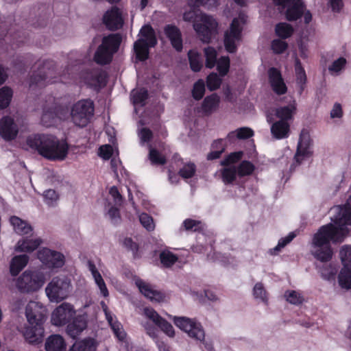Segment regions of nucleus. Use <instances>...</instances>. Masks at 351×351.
<instances>
[{"label": "nucleus", "instance_id": "43", "mask_svg": "<svg viewBox=\"0 0 351 351\" xmlns=\"http://www.w3.org/2000/svg\"><path fill=\"white\" fill-rule=\"evenodd\" d=\"M160 261L164 267H169L178 261V256L169 250H164L160 253Z\"/></svg>", "mask_w": 351, "mask_h": 351}, {"label": "nucleus", "instance_id": "4", "mask_svg": "<svg viewBox=\"0 0 351 351\" xmlns=\"http://www.w3.org/2000/svg\"><path fill=\"white\" fill-rule=\"evenodd\" d=\"M121 41V37L118 34H112L104 37L95 53V61L99 64L109 63L112 60L113 54L118 50Z\"/></svg>", "mask_w": 351, "mask_h": 351}, {"label": "nucleus", "instance_id": "29", "mask_svg": "<svg viewBox=\"0 0 351 351\" xmlns=\"http://www.w3.org/2000/svg\"><path fill=\"white\" fill-rule=\"evenodd\" d=\"M86 326L87 322L86 317L84 315H79L67 326L66 332L72 338H75L86 328Z\"/></svg>", "mask_w": 351, "mask_h": 351}, {"label": "nucleus", "instance_id": "32", "mask_svg": "<svg viewBox=\"0 0 351 351\" xmlns=\"http://www.w3.org/2000/svg\"><path fill=\"white\" fill-rule=\"evenodd\" d=\"M97 348V341L89 337L75 341L70 348L69 351H96Z\"/></svg>", "mask_w": 351, "mask_h": 351}, {"label": "nucleus", "instance_id": "14", "mask_svg": "<svg viewBox=\"0 0 351 351\" xmlns=\"http://www.w3.org/2000/svg\"><path fill=\"white\" fill-rule=\"evenodd\" d=\"M143 314L145 318L152 321L167 336L169 337L175 336V330L173 326L162 318L154 308L145 307L143 310Z\"/></svg>", "mask_w": 351, "mask_h": 351}, {"label": "nucleus", "instance_id": "58", "mask_svg": "<svg viewBox=\"0 0 351 351\" xmlns=\"http://www.w3.org/2000/svg\"><path fill=\"white\" fill-rule=\"evenodd\" d=\"M195 166L193 163H188L184 165L179 171L180 176L184 178H191L195 174Z\"/></svg>", "mask_w": 351, "mask_h": 351}, {"label": "nucleus", "instance_id": "9", "mask_svg": "<svg viewBox=\"0 0 351 351\" xmlns=\"http://www.w3.org/2000/svg\"><path fill=\"white\" fill-rule=\"evenodd\" d=\"M70 74L69 70L62 73L58 71L56 64L53 61H45L40 65L37 71H36L30 79V85L35 84H39L42 82H52L60 75Z\"/></svg>", "mask_w": 351, "mask_h": 351}, {"label": "nucleus", "instance_id": "30", "mask_svg": "<svg viewBox=\"0 0 351 351\" xmlns=\"http://www.w3.org/2000/svg\"><path fill=\"white\" fill-rule=\"evenodd\" d=\"M43 243V240L39 237L20 239L16 246L15 250L18 252H32L37 249Z\"/></svg>", "mask_w": 351, "mask_h": 351}, {"label": "nucleus", "instance_id": "27", "mask_svg": "<svg viewBox=\"0 0 351 351\" xmlns=\"http://www.w3.org/2000/svg\"><path fill=\"white\" fill-rule=\"evenodd\" d=\"M269 78L272 90L278 95L287 92V86L279 71L275 68L269 70Z\"/></svg>", "mask_w": 351, "mask_h": 351}, {"label": "nucleus", "instance_id": "5", "mask_svg": "<svg viewBox=\"0 0 351 351\" xmlns=\"http://www.w3.org/2000/svg\"><path fill=\"white\" fill-rule=\"evenodd\" d=\"M193 29L204 43H209L217 32V22L210 15L199 12L193 21Z\"/></svg>", "mask_w": 351, "mask_h": 351}, {"label": "nucleus", "instance_id": "23", "mask_svg": "<svg viewBox=\"0 0 351 351\" xmlns=\"http://www.w3.org/2000/svg\"><path fill=\"white\" fill-rule=\"evenodd\" d=\"M104 22L110 29L121 28L123 23V12L117 8H112L104 14Z\"/></svg>", "mask_w": 351, "mask_h": 351}, {"label": "nucleus", "instance_id": "55", "mask_svg": "<svg viewBox=\"0 0 351 351\" xmlns=\"http://www.w3.org/2000/svg\"><path fill=\"white\" fill-rule=\"evenodd\" d=\"M205 92V84L202 80H198L193 86V97L195 99H200Z\"/></svg>", "mask_w": 351, "mask_h": 351}, {"label": "nucleus", "instance_id": "51", "mask_svg": "<svg viewBox=\"0 0 351 351\" xmlns=\"http://www.w3.org/2000/svg\"><path fill=\"white\" fill-rule=\"evenodd\" d=\"M287 301L295 305L300 304L303 302V296L299 292L295 291H287L285 293Z\"/></svg>", "mask_w": 351, "mask_h": 351}, {"label": "nucleus", "instance_id": "10", "mask_svg": "<svg viewBox=\"0 0 351 351\" xmlns=\"http://www.w3.org/2000/svg\"><path fill=\"white\" fill-rule=\"evenodd\" d=\"M93 104L90 100H80L71 108V116L73 122L78 126H86L93 115Z\"/></svg>", "mask_w": 351, "mask_h": 351}, {"label": "nucleus", "instance_id": "44", "mask_svg": "<svg viewBox=\"0 0 351 351\" xmlns=\"http://www.w3.org/2000/svg\"><path fill=\"white\" fill-rule=\"evenodd\" d=\"M253 296L259 302H261L264 304H267V293L262 283L258 282L254 285L253 289Z\"/></svg>", "mask_w": 351, "mask_h": 351}, {"label": "nucleus", "instance_id": "38", "mask_svg": "<svg viewBox=\"0 0 351 351\" xmlns=\"http://www.w3.org/2000/svg\"><path fill=\"white\" fill-rule=\"evenodd\" d=\"M253 134V131L250 128H241L230 132L227 136V139L230 141H233L236 138L245 139L252 136Z\"/></svg>", "mask_w": 351, "mask_h": 351}, {"label": "nucleus", "instance_id": "6", "mask_svg": "<svg viewBox=\"0 0 351 351\" xmlns=\"http://www.w3.org/2000/svg\"><path fill=\"white\" fill-rule=\"evenodd\" d=\"M157 40L154 29L149 25L143 26L139 33V38L134 44L136 57L139 60L148 58L149 47L156 45Z\"/></svg>", "mask_w": 351, "mask_h": 351}, {"label": "nucleus", "instance_id": "28", "mask_svg": "<svg viewBox=\"0 0 351 351\" xmlns=\"http://www.w3.org/2000/svg\"><path fill=\"white\" fill-rule=\"evenodd\" d=\"M164 31L173 47L177 51H181L182 49V39L179 28L175 25H168L165 27Z\"/></svg>", "mask_w": 351, "mask_h": 351}, {"label": "nucleus", "instance_id": "63", "mask_svg": "<svg viewBox=\"0 0 351 351\" xmlns=\"http://www.w3.org/2000/svg\"><path fill=\"white\" fill-rule=\"evenodd\" d=\"M113 154V149L109 145H104L99 147V155L102 158L107 160L109 159Z\"/></svg>", "mask_w": 351, "mask_h": 351}, {"label": "nucleus", "instance_id": "15", "mask_svg": "<svg viewBox=\"0 0 351 351\" xmlns=\"http://www.w3.org/2000/svg\"><path fill=\"white\" fill-rule=\"evenodd\" d=\"M267 121L271 124L270 131L276 139H283L289 137L290 134V123L287 121L274 119L272 113L267 114Z\"/></svg>", "mask_w": 351, "mask_h": 351}, {"label": "nucleus", "instance_id": "17", "mask_svg": "<svg viewBox=\"0 0 351 351\" xmlns=\"http://www.w3.org/2000/svg\"><path fill=\"white\" fill-rule=\"evenodd\" d=\"M282 8H287L286 17L289 21H295L304 13V5L300 0H274Z\"/></svg>", "mask_w": 351, "mask_h": 351}, {"label": "nucleus", "instance_id": "24", "mask_svg": "<svg viewBox=\"0 0 351 351\" xmlns=\"http://www.w3.org/2000/svg\"><path fill=\"white\" fill-rule=\"evenodd\" d=\"M19 132L18 126L14 119L9 117H5L0 121V135L6 141L15 138Z\"/></svg>", "mask_w": 351, "mask_h": 351}, {"label": "nucleus", "instance_id": "54", "mask_svg": "<svg viewBox=\"0 0 351 351\" xmlns=\"http://www.w3.org/2000/svg\"><path fill=\"white\" fill-rule=\"evenodd\" d=\"M217 66V70L219 71L221 75L224 76L227 74L230 67V60L227 56H223L219 59L216 63Z\"/></svg>", "mask_w": 351, "mask_h": 351}, {"label": "nucleus", "instance_id": "56", "mask_svg": "<svg viewBox=\"0 0 351 351\" xmlns=\"http://www.w3.org/2000/svg\"><path fill=\"white\" fill-rule=\"evenodd\" d=\"M346 63L344 58H339L332 62L328 70L332 74H338L344 68Z\"/></svg>", "mask_w": 351, "mask_h": 351}, {"label": "nucleus", "instance_id": "34", "mask_svg": "<svg viewBox=\"0 0 351 351\" xmlns=\"http://www.w3.org/2000/svg\"><path fill=\"white\" fill-rule=\"evenodd\" d=\"M88 267L89 271H90L94 278L95 282L96 283L99 289L100 290L101 294H102L104 297L108 296L109 293L106 287V283L103 280L100 273L97 269L95 265L93 263L88 262Z\"/></svg>", "mask_w": 351, "mask_h": 351}, {"label": "nucleus", "instance_id": "18", "mask_svg": "<svg viewBox=\"0 0 351 351\" xmlns=\"http://www.w3.org/2000/svg\"><path fill=\"white\" fill-rule=\"evenodd\" d=\"M62 108L53 102L45 106L41 115L42 124L46 127L53 125L62 119Z\"/></svg>", "mask_w": 351, "mask_h": 351}, {"label": "nucleus", "instance_id": "57", "mask_svg": "<svg viewBox=\"0 0 351 351\" xmlns=\"http://www.w3.org/2000/svg\"><path fill=\"white\" fill-rule=\"evenodd\" d=\"M139 220L141 223L148 231H152L154 229L155 225L153 219L146 213H142L139 215Z\"/></svg>", "mask_w": 351, "mask_h": 351}, {"label": "nucleus", "instance_id": "46", "mask_svg": "<svg viewBox=\"0 0 351 351\" xmlns=\"http://www.w3.org/2000/svg\"><path fill=\"white\" fill-rule=\"evenodd\" d=\"M275 30L277 36L282 38L290 37L293 32L292 26L286 23H280L276 25Z\"/></svg>", "mask_w": 351, "mask_h": 351}, {"label": "nucleus", "instance_id": "2", "mask_svg": "<svg viewBox=\"0 0 351 351\" xmlns=\"http://www.w3.org/2000/svg\"><path fill=\"white\" fill-rule=\"evenodd\" d=\"M27 143L40 155L50 160H64L69 153V145L66 141L53 135L31 136L27 139Z\"/></svg>", "mask_w": 351, "mask_h": 351}, {"label": "nucleus", "instance_id": "20", "mask_svg": "<svg viewBox=\"0 0 351 351\" xmlns=\"http://www.w3.org/2000/svg\"><path fill=\"white\" fill-rule=\"evenodd\" d=\"M242 152H234L221 161L222 165L228 166L222 171V179L225 183H231L235 180L237 173V169L234 166H230V165L240 160Z\"/></svg>", "mask_w": 351, "mask_h": 351}, {"label": "nucleus", "instance_id": "35", "mask_svg": "<svg viewBox=\"0 0 351 351\" xmlns=\"http://www.w3.org/2000/svg\"><path fill=\"white\" fill-rule=\"evenodd\" d=\"M106 317L116 337L119 340L123 341L126 337V334L122 325L114 318L113 315L110 311L106 312Z\"/></svg>", "mask_w": 351, "mask_h": 351}, {"label": "nucleus", "instance_id": "25", "mask_svg": "<svg viewBox=\"0 0 351 351\" xmlns=\"http://www.w3.org/2000/svg\"><path fill=\"white\" fill-rule=\"evenodd\" d=\"M296 103L292 101L286 106H280L274 108L269 113H272L274 119L277 120L282 119L290 123L296 112Z\"/></svg>", "mask_w": 351, "mask_h": 351}, {"label": "nucleus", "instance_id": "50", "mask_svg": "<svg viewBox=\"0 0 351 351\" xmlns=\"http://www.w3.org/2000/svg\"><path fill=\"white\" fill-rule=\"evenodd\" d=\"M254 165L249 161L244 160L237 167V173L239 176L251 175L254 171Z\"/></svg>", "mask_w": 351, "mask_h": 351}, {"label": "nucleus", "instance_id": "13", "mask_svg": "<svg viewBox=\"0 0 351 351\" xmlns=\"http://www.w3.org/2000/svg\"><path fill=\"white\" fill-rule=\"evenodd\" d=\"M37 256L40 262L48 268H60L65 263V257L61 252L47 247L40 249Z\"/></svg>", "mask_w": 351, "mask_h": 351}, {"label": "nucleus", "instance_id": "31", "mask_svg": "<svg viewBox=\"0 0 351 351\" xmlns=\"http://www.w3.org/2000/svg\"><path fill=\"white\" fill-rule=\"evenodd\" d=\"M45 348L46 351H65L66 343L60 335H53L46 339Z\"/></svg>", "mask_w": 351, "mask_h": 351}, {"label": "nucleus", "instance_id": "1", "mask_svg": "<svg viewBox=\"0 0 351 351\" xmlns=\"http://www.w3.org/2000/svg\"><path fill=\"white\" fill-rule=\"evenodd\" d=\"M332 212V223L321 227L313 240L312 254L322 262L328 261L332 258L330 241L341 243L348 234V226H351V195L343 206H335Z\"/></svg>", "mask_w": 351, "mask_h": 351}, {"label": "nucleus", "instance_id": "64", "mask_svg": "<svg viewBox=\"0 0 351 351\" xmlns=\"http://www.w3.org/2000/svg\"><path fill=\"white\" fill-rule=\"evenodd\" d=\"M343 110L341 105L339 103H335L330 112L331 119H341L343 117Z\"/></svg>", "mask_w": 351, "mask_h": 351}, {"label": "nucleus", "instance_id": "37", "mask_svg": "<svg viewBox=\"0 0 351 351\" xmlns=\"http://www.w3.org/2000/svg\"><path fill=\"white\" fill-rule=\"evenodd\" d=\"M219 104V97L217 95L213 94L204 99L202 109L206 113L210 114L217 109Z\"/></svg>", "mask_w": 351, "mask_h": 351}, {"label": "nucleus", "instance_id": "41", "mask_svg": "<svg viewBox=\"0 0 351 351\" xmlns=\"http://www.w3.org/2000/svg\"><path fill=\"white\" fill-rule=\"evenodd\" d=\"M188 57L191 69L194 72L199 71L202 67L200 54L195 50H191L188 53Z\"/></svg>", "mask_w": 351, "mask_h": 351}, {"label": "nucleus", "instance_id": "48", "mask_svg": "<svg viewBox=\"0 0 351 351\" xmlns=\"http://www.w3.org/2000/svg\"><path fill=\"white\" fill-rule=\"evenodd\" d=\"M44 201L49 206H55L59 199V195L53 189H48L43 193Z\"/></svg>", "mask_w": 351, "mask_h": 351}, {"label": "nucleus", "instance_id": "3", "mask_svg": "<svg viewBox=\"0 0 351 351\" xmlns=\"http://www.w3.org/2000/svg\"><path fill=\"white\" fill-rule=\"evenodd\" d=\"M73 290L71 280L64 276H56L48 283L45 288L46 295L51 302L58 303L66 299Z\"/></svg>", "mask_w": 351, "mask_h": 351}, {"label": "nucleus", "instance_id": "40", "mask_svg": "<svg viewBox=\"0 0 351 351\" xmlns=\"http://www.w3.org/2000/svg\"><path fill=\"white\" fill-rule=\"evenodd\" d=\"M13 90L8 86H3L0 88V109L7 108L12 99Z\"/></svg>", "mask_w": 351, "mask_h": 351}, {"label": "nucleus", "instance_id": "33", "mask_svg": "<svg viewBox=\"0 0 351 351\" xmlns=\"http://www.w3.org/2000/svg\"><path fill=\"white\" fill-rule=\"evenodd\" d=\"M10 221L14 232L19 234H27L32 231V226L27 221L18 217H11Z\"/></svg>", "mask_w": 351, "mask_h": 351}, {"label": "nucleus", "instance_id": "47", "mask_svg": "<svg viewBox=\"0 0 351 351\" xmlns=\"http://www.w3.org/2000/svg\"><path fill=\"white\" fill-rule=\"evenodd\" d=\"M296 236L294 232H290L287 237L279 240L278 245L272 249L269 250L271 255L277 254L283 247L289 243Z\"/></svg>", "mask_w": 351, "mask_h": 351}, {"label": "nucleus", "instance_id": "45", "mask_svg": "<svg viewBox=\"0 0 351 351\" xmlns=\"http://www.w3.org/2000/svg\"><path fill=\"white\" fill-rule=\"evenodd\" d=\"M217 56V51L213 47H207L204 49L206 66L207 68L212 69L216 65Z\"/></svg>", "mask_w": 351, "mask_h": 351}, {"label": "nucleus", "instance_id": "42", "mask_svg": "<svg viewBox=\"0 0 351 351\" xmlns=\"http://www.w3.org/2000/svg\"><path fill=\"white\" fill-rule=\"evenodd\" d=\"M147 98V91L144 88L134 89L131 93V99L134 106H143Z\"/></svg>", "mask_w": 351, "mask_h": 351}, {"label": "nucleus", "instance_id": "61", "mask_svg": "<svg viewBox=\"0 0 351 351\" xmlns=\"http://www.w3.org/2000/svg\"><path fill=\"white\" fill-rule=\"evenodd\" d=\"M189 4L192 6L205 5L208 8L217 5L216 0H189Z\"/></svg>", "mask_w": 351, "mask_h": 351}, {"label": "nucleus", "instance_id": "19", "mask_svg": "<svg viewBox=\"0 0 351 351\" xmlns=\"http://www.w3.org/2000/svg\"><path fill=\"white\" fill-rule=\"evenodd\" d=\"M25 341L30 344H39L43 341L44 337V327L41 324H29L21 330Z\"/></svg>", "mask_w": 351, "mask_h": 351}, {"label": "nucleus", "instance_id": "52", "mask_svg": "<svg viewBox=\"0 0 351 351\" xmlns=\"http://www.w3.org/2000/svg\"><path fill=\"white\" fill-rule=\"evenodd\" d=\"M149 158L154 165H164L166 162L165 157L151 146H149Z\"/></svg>", "mask_w": 351, "mask_h": 351}, {"label": "nucleus", "instance_id": "53", "mask_svg": "<svg viewBox=\"0 0 351 351\" xmlns=\"http://www.w3.org/2000/svg\"><path fill=\"white\" fill-rule=\"evenodd\" d=\"M207 87L210 90H214L219 88L221 80L215 73H210L207 77Z\"/></svg>", "mask_w": 351, "mask_h": 351}, {"label": "nucleus", "instance_id": "22", "mask_svg": "<svg viewBox=\"0 0 351 351\" xmlns=\"http://www.w3.org/2000/svg\"><path fill=\"white\" fill-rule=\"evenodd\" d=\"M310 143V134L307 130H303L300 135L298 149L294 158L297 165H300L305 157L309 156Z\"/></svg>", "mask_w": 351, "mask_h": 351}, {"label": "nucleus", "instance_id": "12", "mask_svg": "<svg viewBox=\"0 0 351 351\" xmlns=\"http://www.w3.org/2000/svg\"><path fill=\"white\" fill-rule=\"evenodd\" d=\"M25 315L29 324L43 325L47 316V309L38 301L30 300L25 308Z\"/></svg>", "mask_w": 351, "mask_h": 351}, {"label": "nucleus", "instance_id": "8", "mask_svg": "<svg viewBox=\"0 0 351 351\" xmlns=\"http://www.w3.org/2000/svg\"><path fill=\"white\" fill-rule=\"evenodd\" d=\"M246 16L240 14L237 18L233 19L230 29L224 36V45L226 49L230 53L236 51L237 43L241 40L243 25L245 23Z\"/></svg>", "mask_w": 351, "mask_h": 351}, {"label": "nucleus", "instance_id": "62", "mask_svg": "<svg viewBox=\"0 0 351 351\" xmlns=\"http://www.w3.org/2000/svg\"><path fill=\"white\" fill-rule=\"evenodd\" d=\"M271 47L275 53H281L287 49V44L283 40L276 39L272 42Z\"/></svg>", "mask_w": 351, "mask_h": 351}, {"label": "nucleus", "instance_id": "11", "mask_svg": "<svg viewBox=\"0 0 351 351\" xmlns=\"http://www.w3.org/2000/svg\"><path fill=\"white\" fill-rule=\"evenodd\" d=\"M175 325L196 341L203 342L205 339V332L201 324L195 319L186 317H174Z\"/></svg>", "mask_w": 351, "mask_h": 351}, {"label": "nucleus", "instance_id": "36", "mask_svg": "<svg viewBox=\"0 0 351 351\" xmlns=\"http://www.w3.org/2000/svg\"><path fill=\"white\" fill-rule=\"evenodd\" d=\"M28 261V256L25 254L14 256L10 263L11 274L16 276L26 266Z\"/></svg>", "mask_w": 351, "mask_h": 351}, {"label": "nucleus", "instance_id": "16", "mask_svg": "<svg viewBox=\"0 0 351 351\" xmlns=\"http://www.w3.org/2000/svg\"><path fill=\"white\" fill-rule=\"evenodd\" d=\"M75 314L73 306L66 302L61 304L51 314V323L56 326L66 324Z\"/></svg>", "mask_w": 351, "mask_h": 351}, {"label": "nucleus", "instance_id": "49", "mask_svg": "<svg viewBox=\"0 0 351 351\" xmlns=\"http://www.w3.org/2000/svg\"><path fill=\"white\" fill-rule=\"evenodd\" d=\"M343 266L351 267V245H343L339 252Z\"/></svg>", "mask_w": 351, "mask_h": 351}, {"label": "nucleus", "instance_id": "59", "mask_svg": "<svg viewBox=\"0 0 351 351\" xmlns=\"http://www.w3.org/2000/svg\"><path fill=\"white\" fill-rule=\"evenodd\" d=\"M295 74L297 82L299 84H304L306 80V76L304 69L302 67L300 62L296 60L295 62Z\"/></svg>", "mask_w": 351, "mask_h": 351}, {"label": "nucleus", "instance_id": "7", "mask_svg": "<svg viewBox=\"0 0 351 351\" xmlns=\"http://www.w3.org/2000/svg\"><path fill=\"white\" fill-rule=\"evenodd\" d=\"M45 281V276L42 272L27 270L16 280V287L21 293H29L40 289Z\"/></svg>", "mask_w": 351, "mask_h": 351}, {"label": "nucleus", "instance_id": "39", "mask_svg": "<svg viewBox=\"0 0 351 351\" xmlns=\"http://www.w3.org/2000/svg\"><path fill=\"white\" fill-rule=\"evenodd\" d=\"M339 283L343 289H351V267H343L339 275Z\"/></svg>", "mask_w": 351, "mask_h": 351}, {"label": "nucleus", "instance_id": "60", "mask_svg": "<svg viewBox=\"0 0 351 351\" xmlns=\"http://www.w3.org/2000/svg\"><path fill=\"white\" fill-rule=\"evenodd\" d=\"M213 147L214 148H217L219 149L216 150V151H213L210 154H208L207 158L209 160L218 158L220 156L221 154L223 152V147L222 140L220 139V140L215 141L214 143L213 144Z\"/></svg>", "mask_w": 351, "mask_h": 351}, {"label": "nucleus", "instance_id": "21", "mask_svg": "<svg viewBox=\"0 0 351 351\" xmlns=\"http://www.w3.org/2000/svg\"><path fill=\"white\" fill-rule=\"evenodd\" d=\"M106 75L99 69L87 71L82 74L81 79L86 84L90 86H102L106 83Z\"/></svg>", "mask_w": 351, "mask_h": 351}, {"label": "nucleus", "instance_id": "26", "mask_svg": "<svg viewBox=\"0 0 351 351\" xmlns=\"http://www.w3.org/2000/svg\"><path fill=\"white\" fill-rule=\"evenodd\" d=\"M135 284L141 293L152 302H160L164 300L165 295L161 292L154 289L152 286L147 282L138 279L136 280Z\"/></svg>", "mask_w": 351, "mask_h": 351}]
</instances>
